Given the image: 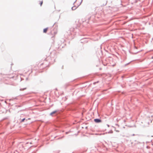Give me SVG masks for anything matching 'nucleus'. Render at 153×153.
<instances>
[{"label": "nucleus", "mask_w": 153, "mask_h": 153, "mask_svg": "<svg viewBox=\"0 0 153 153\" xmlns=\"http://www.w3.org/2000/svg\"><path fill=\"white\" fill-rule=\"evenodd\" d=\"M48 27H47V28L44 29L43 30V32L44 33H46L47 32V31L48 30Z\"/></svg>", "instance_id": "nucleus-2"}, {"label": "nucleus", "mask_w": 153, "mask_h": 153, "mask_svg": "<svg viewBox=\"0 0 153 153\" xmlns=\"http://www.w3.org/2000/svg\"><path fill=\"white\" fill-rule=\"evenodd\" d=\"M94 121L96 123H100L101 122V120L98 119H95Z\"/></svg>", "instance_id": "nucleus-1"}, {"label": "nucleus", "mask_w": 153, "mask_h": 153, "mask_svg": "<svg viewBox=\"0 0 153 153\" xmlns=\"http://www.w3.org/2000/svg\"><path fill=\"white\" fill-rule=\"evenodd\" d=\"M25 118H24L22 120V122H24L25 120Z\"/></svg>", "instance_id": "nucleus-6"}, {"label": "nucleus", "mask_w": 153, "mask_h": 153, "mask_svg": "<svg viewBox=\"0 0 153 153\" xmlns=\"http://www.w3.org/2000/svg\"><path fill=\"white\" fill-rule=\"evenodd\" d=\"M33 71L32 69H31L29 71V73H31Z\"/></svg>", "instance_id": "nucleus-5"}, {"label": "nucleus", "mask_w": 153, "mask_h": 153, "mask_svg": "<svg viewBox=\"0 0 153 153\" xmlns=\"http://www.w3.org/2000/svg\"><path fill=\"white\" fill-rule=\"evenodd\" d=\"M57 112V111H54L52 112H51V114H50V115H52V114H54L56 112Z\"/></svg>", "instance_id": "nucleus-3"}, {"label": "nucleus", "mask_w": 153, "mask_h": 153, "mask_svg": "<svg viewBox=\"0 0 153 153\" xmlns=\"http://www.w3.org/2000/svg\"><path fill=\"white\" fill-rule=\"evenodd\" d=\"M42 4H43V1H40V6H41L42 5Z\"/></svg>", "instance_id": "nucleus-4"}]
</instances>
